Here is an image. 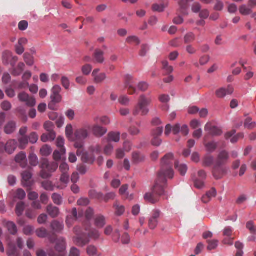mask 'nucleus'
Wrapping results in <instances>:
<instances>
[{"label": "nucleus", "mask_w": 256, "mask_h": 256, "mask_svg": "<svg viewBox=\"0 0 256 256\" xmlns=\"http://www.w3.org/2000/svg\"><path fill=\"white\" fill-rule=\"evenodd\" d=\"M84 228L86 231H88V237L80 226H76L74 228V232L76 234L73 238L74 241L78 246L82 247L88 244L90 242V238L96 240L100 237V233L97 230L90 229V226L89 222H86Z\"/></svg>", "instance_id": "1"}, {"label": "nucleus", "mask_w": 256, "mask_h": 256, "mask_svg": "<svg viewBox=\"0 0 256 256\" xmlns=\"http://www.w3.org/2000/svg\"><path fill=\"white\" fill-rule=\"evenodd\" d=\"M174 161L172 153L166 154L161 160V169L158 174V178L163 184H166V178H172L174 174L172 166Z\"/></svg>", "instance_id": "2"}, {"label": "nucleus", "mask_w": 256, "mask_h": 256, "mask_svg": "<svg viewBox=\"0 0 256 256\" xmlns=\"http://www.w3.org/2000/svg\"><path fill=\"white\" fill-rule=\"evenodd\" d=\"M166 184H163L161 180L156 179L155 184L152 188L151 192H147L144 196V199L146 201L152 204L158 202L160 196L164 194V188Z\"/></svg>", "instance_id": "3"}, {"label": "nucleus", "mask_w": 256, "mask_h": 256, "mask_svg": "<svg viewBox=\"0 0 256 256\" xmlns=\"http://www.w3.org/2000/svg\"><path fill=\"white\" fill-rule=\"evenodd\" d=\"M151 102V98L147 97L144 94L140 95L138 99L137 104L132 110V114L134 116H137L138 114H140L142 116L147 115L150 112L148 106Z\"/></svg>", "instance_id": "4"}, {"label": "nucleus", "mask_w": 256, "mask_h": 256, "mask_svg": "<svg viewBox=\"0 0 256 256\" xmlns=\"http://www.w3.org/2000/svg\"><path fill=\"white\" fill-rule=\"evenodd\" d=\"M62 88L59 85H55L52 88L50 96L51 100L48 105L50 109L54 110L55 104L61 102L62 100V96L60 94Z\"/></svg>", "instance_id": "5"}, {"label": "nucleus", "mask_w": 256, "mask_h": 256, "mask_svg": "<svg viewBox=\"0 0 256 256\" xmlns=\"http://www.w3.org/2000/svg\"><path fill=\"white\" fill-rule=\"evenodd\" d=\"M161 214L162 212L159 210L156 209L152 211L148 220V226L150 230H154L156 228Z\"/></svg>", "instance_id": "6"}, {"label": "nucleus", "mask_w": 256, "mask_h": 256, "mask_svg": "<svg viewBox=\"0 0 256 256\" xmlns=\"http://www.w3.org/2000/svg\"><path fill=\"white\" fill-rule=\"evenodd\" d=\"M228 170L226 167L215 164L212 170V176L215 179L219 180L227 174Z\"/></svg>", "instance_id": "7"}, {"label": "nucleus", "mask_w": 256, "mask_h": 256, "mask_svg": "<svg viewBox=\"0 0 256 256\" xmlns=\"http://www.w3.org/2000/svg\"><path fill=\"white\" fill-rule=\"evenodd\" d=\"M36 235L40 238H44L47 237L51 243H54L56 236L55 234H51V232H48L44 228H38L36 230Z\"/></svg>", "instance_id": "8"}, {"label": "nucleus", "mask_w": 256, "mask_h": 256, "mask_svg": "<svg viewBox=\"0 0 256 256\" xmlns=\"http://www.w3.org/2000/svg\"><path fill=\"white\" fill-rule=\"evenodd\" d=\"M90 128V126L88 125L76 130L74 132L75 139L82 140L87 138L89 134L88 130Z\"/></svg>", "instance_id": "9"}, {"label": "nucleus", "mask_w": 256, "mask_h": 256, "mask_svg": "<svg viewBox=\"0 0 256 256\" xmlns=\"http://www.w3.org/2000/svg\"><path fill=\"white\" fill-rule=\"evenodd\" d=\"M230 154L226 150H221L217 156L216 163L218 164L224 166L228 161Z\"/></svg>", "instance_id": "10"}, {"label": "nucleus", "mask_w": 256, "mask_h": 256, "mask_svg": "<svg viewBox=\"0 0 256 256\" xmlns=\"http://www.w3.org/2000/svg\"><path fill=\"white\" fill-rule=\"evenodd\" d=\"M18 98L20 101L25 102L28 106L32 107L36 104L35 100L24 92L20 93L18 95Z\"/></svg>", "instance_id": "11"}, {"label": "nucleus", "mask_w": 256, "mask_h": 256, "mask_svg": "<svg viewBox=\"0 0 256 256\" xmlns=\"http://www.w3.org/2000/svg\"><path fill=\"white\" fill-rule=\"evenodd\" d=\"M204 130L208 132V134L212 136H219L222 134V130L220 128L213 126L210 122L206 124Z\"/></svg>", "instance_id": "12"}, {"label": "nucleus", "mask_w": 256, "mask_h": 256, "mask_svg": "<svg viewBox=\"0 0 256 256\" xmlns=\"http://www.w3.org/2000/svg\"><path fill=\"white\" fill-rule=\"evenodd\" d=\"M6 253L8 256H18L17 249L14 244H8ZM24 256H32V255L30 252L25 250L24 252Z\"/></svg>", "instance_id": "13"}, {"label": "nucleus", "mask_w": 256, "mask_h": 256, "mask_svg": "<svg viewBox=\"0 0 256 256\" xmlns=\"http://www.w3.org/2000/svg\"><path fill=\"white\" fill-rule=\"evenodd\" d=\"M22 182L24 186L30 187L32 184V174L30 170H26L22 174Z\"/></svg>", "instance_id": "14"}, {"label": "nucleus", "mask_w": 256, "mask_h": 256, "mask_svg": "<svg viewBox=\"0 0 256 256\" xmlns=\"http://www.w3.org/2000/svg\"><path fill=\"white\" fill-rule=\"evenodd\" d=\"M132 77L130 75L125 76V87L128 89L129 94L132 95L136 92V88L132 84Z\"/></svg>", "instance_id": "15"}, {"label": "nucleus", "mask_w": 256, "mask_h": 256, "mask_svg": "<svg viewBox=\"0 0 256 256\" xmlns=\"http://www.w3.org/2000/svg\"><path fill=\"white\" fill-rule=\"evenodd\" d=\"M71 215L67 216L66 223L68 226H71L74 221L78 220V217L82 216V214L78 212V216L77 210L76 208H73L71 212Z\"/></svg>", "instance_id": "16"}, {"label": "nucleus", "mask_w": 256, "mask_h": 256, "mask_svg": "<svg viewBox=\"0 0 256 256\" xmlns=\"http://www.w3.org/2000/svg\"><path fill=\"white\" fill-rule=\"evenodd\" d=\"M234 91L233 88L230 86L226 88H221L216 91V95L218 98H223L227 94H232Z\"/></svg>", "instance_id": "17"}, {"label": "nucleus", "mask_w": 256, "mask_h": 256, "mask_svg": "<svg viewBox=\"0 0 256 256\" xmlns=\"http://www.w3.org/2000/svg\"><path fill=\"white\" fill-rule=\"evenodd\" d=\"M15 161L16 163L19 164L22 168H25L28 164L26 153L21 152L16 154L15 157Z\"/></svg>", "instance_id": "18"}, {"label": "nucleus", "mask_w": 256, "mask_h": 256, "mask_svg": "<svg viewBox=\"0 0 256 256\" xmlns=\"http://www.w3.org/2000/svg\"><path fill=\"white\" fill-rule=\"evenodd\" d=\"M2 224L11 234H16L18 232V229L16 226L14 222L4 220L2 222Z\"/></svg>", "instance_id": "19"}, {"label": "nucleus", "mask_w": 256, "mask_h": 256, "mask_svg": "<svg viewBox=\"0 0 256 256\" xmlns=\"http://www.w3.org/2000/svg\"><path fill=\"white\" fill-rule=\"evenodd\" d=\"M104 52L100 49H96L93 54L94 62L96 63L102 64L104 61Z\"/></svg>", "instance_id": "20"}, {"label": "nucleus", "mask_w": 256, "mask_h": 256, "mask_svg": "<svg viewBox=\"0 0 256 256\" xmlns=\"http://www.w3.org/2000/svg\"><path fill=\"white\" fill-rule=\"evenodd\" d=\"M92 131L95 136L102 137L106 133L107 130L106 128L95 124L92 128Z\"/></svg>", "instance_id": "21"}, {"label": "nucleus", "mask_w": 256, "mask_h": 256, "mask_svg": "<svg viewBox=\"0 0 256 256\" xmlns=\"http://www.w3.org/2000/svg\"><path fill=\"white\" fill-rule=\"evenodd\" d=\"M17 142L14 140H9L4 146L5 151L8 154H12L17 147Z\"/></svg>", "instance_id": "22"}, {"label": "nucleus", "mask_w": 256, "mask_h": 256, "mask_svg": "<svg viewBox=\"0 0 256 256\" xmlns=\"http://www.w3.org/2000/svg\"><path fill=\"white\" fill-rule=\"evenodd\" d=\"M64 227V224L62 223L57 220L52 221L50 224V228L52 230L51 234L60 232L63 230Z\"/></svg>", "instance_id": "23"}, {"label": "nucleus", "mask_w": 256, "mask_h": 256, "mask_svg": "<svg viewBox=\"0 0 256 256\" xmlns=\"http://www.w3.org/2000/svg\"><path fill=\"white\" fill-rule=\"evenodd\" d=\"M25 68V64L24 62H20L18 64L16 67L12 69L10 72L14 76H18L22 74Z\"/></svg>", "instance_id": "24"}, {"label": "nucleus", "mask_w": 256, "mask_h": 256, "mask_svg": "<svg viewBox=\"0 0 256 256\" xmlns=\"http://www.w3.org/2000/svg\"><path fill=\"white\" fill-rule=\"evenodd\" d=\"M56 242V250L58 252H62L66 249V242L63 238H60L55 240Z\"/></svg>", "instance_id": "25"}, {"label": "nucleus", "mask_w": 256, "mask_h": 256, "mask_svg": "<svg viewBox=\"0 0 256 256\" xmlns=\"http://www.w3.org/2000/svg\"><path fill=\"white\" fill-rule=\"evenodd\" d=\"M106 224V218L102 215H97L94 218V225L98 228H102Z\"/></svg>", "instance_id": "26"}, {"label": "nucleus", "mask_w": 256, "mask_h": 256, "mask_svg": "<svg viewBox=\"0 0 256 256\" xmlns=\"http://www.w3.org/2000/svg\"><path fill=\"white\" fill-rule=\"evenodd\" d=\"M82 160L86 163L90 164H92L95 161V156L92 152L88 153V152H84L82 154Z\"/></svg>", "instance_id": "27"}, {"label": "nucleus", "mask_w": 256, "mask_h": 256, "mask_svg": "<svg viewBox=\"0 0 256 256\" xmlns=\"http://www.w3.org/2000/svg\"><path fill=\"white\" fill-rule=\"evenodd\" d=\"M204 144L206 148V150L210 153L214 152L218 148V143L214 141L206 142L204 139Z\"/></svg>", "instance_id": "28"}, {"label": "nucleus", "mask_w": 256, "mask_h": 256, "mask_svg": "<svg viewBox=\"0 0 256 256\" xmlns=\"http://www.w3.org/2000/svg\"><path fill=\"white\" fill-rule=\"evenodd\" d=\"M46 212L52 218L57 217L60 213L59 209L52 204H49L46 208Z\"/></svg>", "instance_id": "29"}, {"label": "nucleus", "mask_w": 256, "mask_h": 256, "mask_svg": "<svg viewBox=\"0 0 256 256\" xmlns=\"http://www.w3.org/2000/svg\"><path fill=\"white\" fill-rule=\"evenodd\" d=\"M128 188V186L126 184L122 185L119 190V194L123 196L124 198L132 200L133 199V194H130L126 192Z\"/></svg>", "instance_id": "30"}, {"label": "nucleus", "mask_w": 256, "mask_h": 256, "mask_svg": "<svg viewBox=\"0 0 256 256\" xmlns=\"http://www.w3.org/2000/svg\"><path fill=\"white\" fill-rule=\"evenodd\" d=\"M60 182L62 184L60 186H58V188L60 189H63L67 186L68 183L70 182V176L68 174H61L60 178Z\"/></svg>", "instance_id": "31"}, {"label": "nucleus", "mask_w": 256, "mask_h": 256, "mask_svg": "<svg viewBox=\"0 0 256 256\" xmlns=\"http://www.w3.org/2000/svg\"><path fill=\"white\" fill-rule=\"evenodd\" d=\"M174 167L182 176H184L188 170V167L186 164H180L178 161L174 162Z\"/></svg>", "instance_id": "32"}, {"label": "nucleus", "mask_w": 256, "mask_h": 256, "mask_svg": "<svg viewBox=\"0 0 256 256\" xmlns=\"http://www.w3.org/2000/svg\"><path fill=\"white\" fill-rule=\"evenodd\" d=\"M188 3L186 0H180L178 2L180 6V12L183 16H186L188 14Z\"/></svg>", "instance_id": "33"}, {"label": "nucleus", "mask_w": 256, "mask_h": 256, "mask_svg": "<svg viewBox=\"0 0 256 256\" xmlns=\"http://www.w3.org/2000/svg\"><path fill=\"white\" fill-rule=\"evenodd\" d=\"M66 148L58 149L54 150L53 154V158L56 161H58L61 160L62 156L66 154Z\"/></svg>", "instance_id": "34"}, {"label": "nucleus", "mask_w": 256, "mask_h": 256, "mask_svg": "<svg viewBox=\"0 0 256 256\" xmlns=\"http://www.w3.org/2000/svg\"><path fill=\"white\" fill-rule=\"evenodd\" d=\"M120 134L119 132H110L108 134V142H118L120 140Z\"/></svg>", "instance_id": "35"}, {"label": "nucleus", "mask_w": 256, "mask_h": 256, "mask_svg": "<svg viewBox=\"0 0 256 256\" xmlns=\"http://www.w3.org/2000/svg\"><path fill=\"white\" fill-rule=\"evenodd\" d=\"M16 123L14 122H9L4 126V130L6 134H12L16 130Z\"/></svg>", "instance_id": "36"}, {"label": "nucleus", "mask_w": 256, "mask_h": 256, "mask_svg": "<svg viewBox=\"0 0 256 256\" xmlns=\"http://www.w3.org/2000/svg\"><path fill=\"white\" fill-rule=\"evenodd\" d=\"M12 56V53L9 50H5L2 54V60L4 64L8 66L10 62Z\"/></svg>", "instance_id": "37"}, {"label": "nucleus", "mask_w": 256, "mask_h": 256, "mask_svg": "<svg viewBox=\"0 0 256 256\" xmlns=\"http://www.w3.org/2000/svg\"><path fill=\"white\" fill-rule=\"evenodd\" d=\"M162 69L164 72L165 74L164 75H168L170 74H171L174 68L173 67L171 66L168 65V61L164 60L162 61Z\"/></svg>", "instance_id": "38"}, {"label": "nucleus", "mask_w": 256, "mask_h": 256, "mask_svg": "<svg viewBox=\"0 0 256 256\" xmlns=\"http://www.w3.org/2000/svg\"><path fill=\"white\" fill-rule=\"evenodd\" d=\"M214 161V158L212 156L206 154L203 158V166H210L213 164Z\"/></svg>", "instance_id": "39"}, {"label": "nucleus", "mask_w": 256, "mask_h": 256, "mask_svg": "<svg viewBox=\"0 0 256 256\" xmlns=\"http://www.w3.org/2000/svg\"><path fill=\"white\" fill-rule=\"evenodd\" d=\"M144 160V156L138 152H134L132 154V160L134 163H139Z\"/></svg>", "instance_id": "40"}, {"label": "nucleus", "mask_w": 256, "mask_h": 256, "mask_svg": "<svg viewBox=\"0 0 256 256\" xmlns=\"http://www.w3.org/2000/svg\"><path fill=\"white\" fill-rule=\"evenodd\" d=\"M94 81L96 84L102 82L106 78V76L105 73L102 72L93 77Z\"/></svg>", "instance_id": "41"}, {"label": "nucleus", "mask_w": 256, "mask_h": 256, "mask_svg": "<svg viewBox=\"0 0 256 256\" xmlns=\"http://www.w3.org/2000/svg\"><path fill=\"white\" fill-rule=\"evenodd\" d=\"M196 36L194 33L190 32L187 33L184 36V42L185 44L191 43L195 40Z\"/></svg>", "instance_id": "42"}, {"label": "nucleus", "mask_w": 256, "mask_h": 256, "mask_svg": "<svg viewBox=\"0 0 256 256\" xmlns=\"http://www.w3.org/2000/svg\"><path fill=\"white\" fill-rule=\"evenodd\" d=\"M24 60L27 65L32 66L34 63L33 56L28 53H25L24 54Z\"/></svg>", "instance_id": "43"}, {"label": "nucleus", "mask_w": 256, "mask_h": 256, "mask_svg": "<svg viewBox=\"0 0 256 256\" xmlns=\"http://www.w3.org/2000/svg\"><path fill=\"white\" fill-rule=\"evenodd\" d=\"M52 198L53 202L56 205H60L62 202V196L57 193L53 194L52 196Z\"/></svg>", "instance_id": "44"}, {"label": "nucleus", "mask_w": 256, "mask_h": 256, "mask_svg": "<svg viewBox=\"0 0 256 256\" xmlns=\"http://www.w3.org/2000/svg\"><path fill=\"white\" fill-rule=\"evenodd\" d=\"M59 169L62 174H68L70 168L66 162H62L60 165Z\"/></svg>", "instance_id": "45"}, {"label": "nucleus", "mask_w": 256, "mask_h": 256, "mask_svg": "<svg viewBox=\"0 0 256 256\" xmlns=\"http://www.w3.org/2000/svg\"><path fill=\"white\" fill-rule=\"evenodd\" d=\"M116 208V214L118 216L122 215L124 212V207L122 206H120L118 202H116L114 204Z\"/></svg>", "instance_id": "46"}, {"label": "nucleus", "mask_w": 256, "mask_h": 256, "mask_svg": "<svg viewBox=\"0 0 256 256\" xmlns=\"http://www.w3.org/2000/svg\"><path fill=\"white\" fill-rule=\"evenodd\" d=\"M24 209V202H20L16 204V213L18 216H21Z\"/></svg>", "instance_id": "47"}, {"label": "nucleus", "mask_w": 256, "mask_h": 256, "mask_svg": "<svg viewBox=\"0 0 256 256\" xmlns=\"http://www.w3.org/2000/svg\"><path fill=\"white\" fill-rule=\"evenodd\" d=\"M252 120L250 118H248L246 119L244 122V126L249 130L254 128L256 126V123L252 122Z\"/></svg>", "instance_id": "48"}, {"label": "nucleus", "mask_w": 256, "mask_h": 256, "mask_svg": "<svg viewBox=\"0 0 256 256\" xmlns=\"http://www.w3.org/2000/svg\"><path fill=\"white\" fill-rule=\"evenodd\" d=\"M97 252V248L93 245H90L86 248V253L89 256H94L96 255Z\"/></svg>", "instance_id": "49"}, {"label": "nucleus", "mask_w": 256, "mask_h": 256, "mask_svg": "<svg viewBox=\"0 0 256 256\" xmlns=\"http://www.w3.org/2000/svg\"><path fill=\"white\" fill-rule=\"evenodd\" d=\"M40 152L42 156H48L52 152V150L50 146L46 144L42 146Z\"/></svg>", "instance_id": "50"}, {"label": "nucleus", "mask_w": 256, "mask_h": 256, "mask_svg": "<svg viewBox=\"0 0 256 256\" xmlns=\"http://www.w3.org/2000/svg\"><path fill=\"white\" fill-rule=\"evenodd\" d=\"M26 196V192H25L21 189H18L14 193V199L18 198V200H22Z\"/></svg>", "instance_id": "51"}, {"label": "nucleus", "mask_w": 256, "mask_h": 256, "mask_svg": "<svg viewBox=\"0 0 256 256\" xmlns=\"http://www.w3.org/2000/svg\"><path fill=\"white\" fill-rule=\"evenodd\" d=\"M28 159L30 164L32 166H36L38 164V158L34 154H30Z\"/></svg>", "instance_id": "52"}, {"label": "nucleus", "mask_w": 256, "mask_h": 256, "mask_svg": "<svg viewBox=\"0 0 256 256\" xmlns=\"http://www.w3.org/2000/svg\"><path fill=\"white\" fill-rule=\"evenodd\" d=\"M42 188L49 191H52L54 189V186L50 181L45 180L42 183Z\"/></svg>", "instance_id": "53"}, {"label": "nucleus", "mask_w": 256, "mask_h": 256, "mask_svg": "<svg viewBox=\"0 0 256 256\" xmlns=\"http://www.w3.org/2000/svg\"><path fill=\"white\" fill-rule=\"evenodd\" d=\"M246 228L248 229L251 234H256V226L252 221L248 222L246 224Z\"/></svg>", "instance_id": "54"}, {"label": "nucleus", "mask_w": 256, "mask_h": 256, "mask_svg": "<svg viewBox=\"0 0 256 256\" xmlns=\"http://www.w3.org/2000/svg\"><path fill=\"white\" fill-rule=\"evenodd\" d=\"M92 67L90 64H86L82 68V72L85 76H88L91 72Z\"/></svg>", "instance_id": "55"}, {"label": "nucleus", "mask_w": 256, "mask_h": 256, "mask_svg": "<svg viewBox=\"0 0 256 256\" xmlns=\"http://www.w3.org/2000/svg\"><path fill=\"white\" fill-rule=\"evenodd\" d=\"M89 150L90 152H92L94 154H99L102 152V147L99 144L92 146L90 147Z\"/></svg>", "instance_id": "56"}, {"label": "nucleus", "mask_w": 256, "mask_h": 256, "mask_svg": "<svg viewBox=\"0 0 256 256\" xmlns=\"http://www.w3.org/2000/svg\"><path fill=\"white\" fill-rule=\"evenodd\" d=\"M240 13L244 16L250 14L252 12L251 10L246 6L245 5H242L239 8Z\"/></svg>", "instance_id": "57"}, {"label": "nucleus", "mask_w": 256, "mask_h": 256, "mask_svg": "<svg viewBox=\"0 0 256 256\" xmlns=\"http://www.w3.org/2000/svg\"><path fill=\"white\" fill-rule=\"evenodd\" d=\"M18 141L20 142V148L21 149H24L28 144V138L26 136H23L19 138Z\"/></svg>", "instance_id": "58"}, {"label": "nucleus", "mask_w": 256, "mask_h": 256, "mask_svg": "<svg viewBox=\"0 0 256 256\" xmlns=\"http://www.w3.org/2000/svg\"><path fill=\"white\" fill-rule=\"evenodd\" d=\"M34 230V226L30 225H27L24 226V228L23 232L24 234L30 236L33 234Z\"/></svg>", "instance_id": "59"}, {"label": "nucleus", "mask_w": 256, "mask_h": 256, "mask_svg": "<svg viewBox=\"0 0 256 256\" xmlns=\"http://www.w3.org/2000/svg\"><path fill=\"white\" fill-rule=\"evenodd\" d=\"M163 130L162 126L158 127L152 130V136L159 137L162 134Z\"/></svg>", "instance_id": "60"}, {"label": "nucleus", "mask_w": 256, "mask_h": 256, "mask_svg": "<svg viewBox=\"0 0 256 256\" xmlns=\"http://www.w3.org/2000/svg\"><path fill=\"white\" fill-rule=\"evenodd\" d=\"M166 6V4H154L152 6V10L154 11L162 12L164 10Z\"/></svg>", "instance_id": "61"}, {"label": "nucleus", "mask_w": 256, "mask_h": 256, "mask_svg": "<svg viewBox=\"0 0 256 256\" xmlns=\"http://www.w3.org/2000/svg\"><path fill=\"white\" fill-rule=\"evenodd\" d=\"M130 102V98L126 96H122L118 98V102L123 106H128Z\"/></svg>", "instance_id": "62"}, {"label": "nucleus", "mask_w": 256, "mask_h": 256, "mask_svg": "<svg viewBox=\"0 0 256 256\" xmlns=\"http://www.w3.org/2000/svg\"><path fill=\"white\" fill-rule=\"evenodd\" d=\"M208 246L207 249L211 250L215 249L218 246V241L216 240H208Z\"/></svg>", "instance_id": "63"}, {"label": "nucleus", "mask_w": 256, "mask_h": 256, "mask_svg": "<svg viewBox=\"0 0 256 256\" xmlns=\"http://www.w3.org/2000/svg\"><path fill=\"white\" fill-rule=\"evenodd\" d=\"M113 146L111 144H106L104 150V152L105 155L110 156L113 151Z\"/></svg>", "instance_id": "64"}]
</instances>
